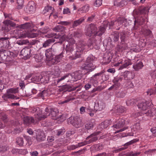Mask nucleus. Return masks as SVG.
Wrapping results in <instances>:
<instances>
[{
	"instance_id": "f257e3e1",
	"label": "nucleus",
	"mask_w": 156,
	"mask_h": 156,
	"mask_svg": "<svg viewBox=\"0 0 156 156\" xmlns=\"http://www.w3.org/2000/svg\"><path fill=\"white\" fill-rule=\"evenodd\" d=\"M31 112L35 113L34 116L36 121L44 119L48 115L51 116V118L53 120H57L61 117L62 115L58 116L59 111L55 108H52L50 107H46L44 114H42V110L39 108H33Z\"/></svg>"
},
{
	"instance_id": "f03ea898",
	"label": "nucleus",
	"mask_w": 156,
	"mask_h": 156,
	"mask_svg": "<svg viewBox=\"0 0 156 156\" xmlns=\"http://www.w3.org/2000/svg\"><path fill=\"white\" fill-rule=\"evenodd\" d=\"M105 30V27L100 26L99 30L97 27L94 24H91L88 27L85 34L86 36L90 37L96 36H101L103 34Z\"/></svg>"
},
{
	"instance_id": "7ed1b4c3",
	"label": "nucleus",
	"mask_w": 156,
	"mask_h": 156,
	"mask_svg": "<svg viewBox=\"0 0 156 156\" xmlns=\"http://www.w3.org/2000/svg\"><path fill=\"white\" fill-rule=\"evenodd\" d=\"M9 38L8 37H0V41L3 43L5 42V44H4L3 46V53L5 56V59L6 60L7 56H10L12 55L13 53L12 52L9 51L8 49H10L11 47L9 44V42L7 40Z\"/></svg>"
},
{
	"instance_id": "20e7f679",
	"label": "nucleus",
	"mask_w": 156,
	"mask_h": 156,
	"mask_svg": "<svg viewBox=\"0 0 156 156\" xmlns=\"http://www.w3.org/2000/svg\"><path fill=\"white\" fill-rule=\"evenodd\" d=\"M18 91L17 88H12L8 89L7 90L6 94H4L2 96V98L5 101H7L8 98L13 99H19V98H16V96L13 94L16 93L18 92Z\"/></svg>"
},
{
	"instance_id": "39448f33",
	"label": "nucleus",
	"mask_w": 156,
	"mask_h": 156,
	"mask_svg": "<svg viewBox=\"0 0 156 156\" xmlns=\"http://www.w3.org/2000/svg\"><path fill=\"white\" fill-rule=\"evenodd\" d=\"M68 121L69 123L77 128L82 127L83 125L82 119L78 116L73 118L70 117Z\"/></svg>"
},
{
	"instance_id": "423d86ee",
	"label": "nucleus",
	"mask_w": 156,
	"mask_h": 156,
	"mask_svg": "<svg viewBox=\"0 0 156 156\" xmlns=\"http://www.w3.org/2000/svg\"><path fill=\"white\" fill-rule=\"evenodd\" d=\"M75 43V41L72 38L70 39L69 41L68 44L66 45L65 48L66 53L69 55L72 53L74 50V44Z\"/></svg>"
},
{
	"instance_id": "0eeeda50",
	"label": "nucleus",
	"mask_w": 156,
	"mask_h": 156,
	"mask_svg": "<svg viewBox=\"0 0 156 156\" xmlns=\"http://www.w3.org/2000/svg\"><path fill=\"white\" fill-rule=\"evenodd\" d=\"M94 110L96 111H100L104 109L105 107V104L102 101L98 100L95 102Z\"/></svg>"
},
{
	"instance_id": "6e6552de",
	"label": "nucleus",
	"mask_w": 156,
	"mask_h": 156,
	"mask_svg": "<svg viewBox=\"0 0 156 156\" xmlns=\"http://www.w3.org/2000/svg\"><path fill=\"white\" fill-rule=\"evenodd\" d=\"M152 104V102L145 101L139 103L137 106L140 110L144 111L146 110L148 107L151 106Z\"/></svg>"
},
{
	"instance_id": "1a4fd4ad",
	"label": "nucleus",
	"mask_w": 156,
	"mask_h": 156,
	"mask_svg": "<svg viewBox=\"0 0 156 156\" xmlns=\"http://www.w3.org/2000/svg\"><path fill=\"white\" fill-rule=\"evenodd\" d=\"M121 76L125 80H131L134 78L135 75L133 73L127 71L122 73Z\"/></svg>"
},
{
	"instance_id": "9d476101",
	"label": "nucleus",
	"mask_w": 156,
	"mask_h": 156,
	"mask_svg": "<svg viewBox=\"0 0 156 156\" xmlns=\"http://www.w3.org/2000/svg\"><path fill=\"white\" fill-rule=\"evenodd\" d=\"M77 45L78 50L77 52H82L85 50H87L88 49L87 44L83 41H80Z\"/></svg>"
},
{
	"instance_id": "9b49d317",
	"label": "nucleus",
	"mask_w": 156,
	"mask_h": 156,
	"mask_svg": "<svg viewBox=\"0 0 156 156\" xmlns=\"http://www.w3.org/2000/svg\"><path fill=\"white\" fill-rule=\"evenodd\" d=\"M96 67V66L94 65L93 63L85 64V66H83L82 67V69L86 70L87 73L92 71L95 69Z\"/></svg>"
},
{
	"instance_id": "f8f14e48",
	"label": "nucleus",
	"mask_w": 156,
	"mask_h": 156,
	"mask_svg": "<svg viewBox=\"0 0 156 156\" xmlns=\"http://www.w3.org/2000/svg\"><path fill=\"white\" fill-rule=\"evenodd\" d=\"M31 49L30 48H23L20 52V54L23 55L24 57L27 58H30L31 55L30 53Z\"/></svg>"
},
{
	"instance_id": "ddd939ff",
	"label": "nucleus",
	"mask_w": 156,
	"mask_h": 156,
	"mask_svg": "<svg viewBox=\"0 0 156 156\" xmlns=\"http://www.w3.org/2000/svg\"><path fill=\"white\" fill-rule=\"evenodd\" d=\"M99 133L100 132H95L91 134L88 136L86 138V140H88L89 138H90V139L88 141H87L88 144L97 140L98 138V137H97V135H98Z\"/></svg>"
},
{
	"instance_id": "4468645a",
	"label": "nucleus",
	"mask_w": 156,
	"mask_h": 156,
	"mask_svg": "<svg viewBox=\"0 0 156 156\" xmlns=\"http://www.w3.org/2000/svg\"><path fill=\"white\" fill-rule=\"evenodd\" d=\"M35 4L34 2L33 1L29 2L26 8L27 12L30 13H32L35 11Z\"/></svg>"
},
{
	"instance_id": "2eb2a0df",
	"label": "nucleus",
	"mask_w": 156,
	"mask_h": 156,
	"mask_svg": "<svg viewBox=\"0 0 156 156\" xmlns=\"http://www.w3.org/2000/svg\"><path fill=\"white\" fill-rule=\"evenodd\" d=\"M37 35V34H36L31 33L29 35L26 34L25 31H20V34L18 35V38H24L27 37L32 38L36 37Z\"/></svg>"
},
{
	"instance_id": "dca6fc26",
	"label": "nucleus",
	"mask_w": 156,
	"mask_h": 156,
	"mask_svg": "<svg viewBox=\"0 0 156 156\" xmlns=\"http://www.w3.org/2000/svg\"><path fill=\"white\" fill-rule=\"evenodd\" d=\"M63 53L62 52L58 55L55 56L54 58H52L50 61L51 63L53 65H55L57 64L59 62L63 57Z\"/></svg>"
},
{
	"instance_id": "f3484780",
	"label": "nucleus",
	"mask_w": 156,
	"mask_h": 156,
	"mask_svg": "<svg viewBox=\"0 0 156 156\" xmlns=\"http://www.w3.org/2000/svg\"><path fill=\"white\" fill-rule=\"evenodd\" d=\"M143 114L150 117L156 116V108H153L143 112Z\"/></svg>"
},
{
	"instance_id": "a211bd4d",
	"label": "nucleus",
	"mask_w": 156,
	"mask_h": 156,
	"mask_svg": "<svg viewBox=\"0 0 156 156\" xmlns=\"http://www.w3.org/2000/svg\"><path fill=\"white\" fill-rule=\"evenodd\" d=\"M55 50L52 46L51 48L46 50L45 55L47 58H50L53 57Z\"/></svg>"
},
{
	"instance_id": "6ab92c4d",
	"label": "nucleus",
	"mask_w": 156,
	"mask_h": 156,
	"mask_svg": "<svg viewBox=\"0 0 156 156\" xmlns=\"http://www.w3.org/2000/svg\"><path fill=\"white\" fill-rule=\"evenodd\" d=\"M112 58V56L111 53L105 54L103 57L104 63L106 64L109 63L111 61Z\"/></svg>"
},
{
	"instance_id": "aec40b11",
	"label": "nucleus",
	"mask_w": 156,
	"mask_h": 156,
	"mask_svg": "<svg viewBox=\"0 0 156 156\" xmlns=\"http://www.w3.org/2000/svg\"><path fill=\"white\" fill-rule=\"evenodd\" d=\"M33 25L31 23H26L23 24L18 26V28L23 29H27L32 27Z\"/></svg>"
},
{
	"instance_id": "412c9836",
	"label": "nucleus",
	"mask_w": 156,
	"mask_h": 156,
	"mask_svg": "<svg viewBox=\"0 0 156 156\" xmlns=\"http://www.w3.org/2000/svg\"><path fill=\"white\" fill-rule=\"evenodd\" d=\"M119 33L115 32L112 33L110 36V38H111L112 41L116 42L119 40Z\"/></svg>"
},
{
	"instance_id": "4be33fe9",
	"label": "nucleus",
	"mask_w": 156,
	"mask_h": 156,
	"mask_svg": "<svg viewBox=\"0 0 156 156\" xmlns=\"http://www.w3.org/2000/svg\"><path fill=\"white\" fill-rule=\"evenodd\" d=\"M55 32H64L66 30V28L62 25H58L52 29Z\"/></svg>"
},
{
	"instance_id": "5701e85b",
	"label": "nucleus",
	"mask_w": 156,
	"mask_h": 156,
	"mask_svg": "<svg viewBox=\"0 0 156 156\" xmlns=\"http://www.w3.org/2000/svg\"><path fill=\"white\" fill-rule=\"evenodd\" d=\"M55 41V40L54 38H52L49 39L44 42L43 44V47L46 48L48 46H49Z\"/></svg>"
},
{
	"instance_id": "b1692460",
	"label": "nucleus",
	"mask_w": 156,
	"mask_h": 156,
	"mask_svg": "<svg viewBox=\"0 0 156 156\" xmlns=\"http://www.w3.org/2000/svg\"><path fill=\"white\" fill-rule=\"evenodd\" d=\"M125 124V120L124 119H120L119 122L113 125V126L116 129H119L123 126Z\"/></svg>"
},
{
	"instance_id": "393cba45",
	"label": "nucleus",
	"mask_w": 156,
	"mask_h": 156,
	"mask_svg": "<svg viewBox=\"0 0 156 156\" xmlns=\"http://www.w3.org/2000/svg\"><path fill=\"white\" fill-rule=\"evenodd\" d=\"M23 120L24 123L26 124L34 123V120L33 117L29 116L24 117Z\"/></svg>"
},
{
	"instance_id": "a878e982",
	"label": "nucleus",
	"mask_w": 156,
	"mask_h": 156,
	"mask_svg": "<svg viewBox=\"0 0 156 156\" xmlns=\"http://www.w3.org/2000/svg\"><path fill=\"white\" fill-rule=\"evenodd\" d=\"M126 4V2L125 0L121 1L120 0H116L114 2V5L117 6L122 7Z\"/></svg>"
},
{
	"instance_id": "bb28decb",
	"label": "nucleus",
	"mask_w": 156,
	"mask_h": 156,
	"mask_svg": "<svg viewBox=\"0 0 156 156\" xmlns=\"http://www.w3.org/2000/svg\"><path fill=\"white\" fill-rule=\"evenodd\" d=\"M46 136L44 133L43 132L39 133L38 134L36 135V139L38 141H41L44 140Z\"/></svg>"
},
{
	"instance_id": "cd10ccee",
	"label": "nucleus",
	"mask_w": 156,
	"mask_h": 156,
	"mask_svg": "<svg viewBox=\"0 0 156 156\" xmlns=\"http://www.w3.org/2000/svg\"><path fill=\"white\" fill-rule=\"evenodd\" d=\"M126 94V93L125 91L120 90L117 91L115 94L116 97L119 98H123L125 96Z\"/></svg>"
},
{
	"instance_id": "c85d7f7f",
	"label": "nucleus",
	"mask_w": 156,
	"mask_h": 156,
	"mask_svg": "<svg viewBox=\"0 0 156 156\" xmlns=\"http://www.w3.org/2000/svg\"><path fill=\"white\" fill-rule=\"evenodd\" d=\"M85 19L83 17L81 18L78 20L74 21L73 24V27L74 28L80 24L84 22Z\"/></svg>"
},
{
	"instance_id": "c756f323",
	"label": "nucleus",
	"mask_w": 156,
	"mask_h": 156,
	"mask_svg": "<svg viewBox=\"0 0 156 156\" xmlns=\"http://www.w3.org/2000/svg\"><path fill=\"white\" fill-rule=\"evenodd\" d=\"M112 121L110 120H106L104 122H102L101 125V128L102 129L105 128L111 124Z\"/></svg>"
},
{
	"instance_id": "7c9ffc66",
	"label": "nucleus",
	"mask_w": 156,
	"mask_h": 156,
	"mask_svg": "<svg viewBox=\"0 0 156 156\" xmlns=\"http://www.w3.org/2000/svg\"><path fill=\"white\" fill-rule=\"evenodd\" d=\"M132 64V62L130 60H125L123 65L121 66L119 68V70L126 68L128 66Z\"/></svg>"
},
{
	"instance_id": "2f4dec72",
	"label": "nucleus",
	"mask_w": 156,
	"mask_h": 156,
	"mask_svg": "<svg viewBox=\"0 0 156 156\" xmlns=\"http://www.w3.org/2000/svg\"><path fill=\"white\" fill-rule=\"evenodd\" d=\"M89 10V6L88 5H86L80 8L78 10V12L79 14L87 12Z\"/></svg>"
},
{
	"instance_id": "473e14b6",
	"label": "nucleus",
	"mask_w": 156,
	"mask_h": 156,
	"mask_svg": "<svg viewBox=\"0 0 156 156\" xmlns=\"http://www.w3.org/2000/svg\"><path fill=\"white\" fill-rule=\"evenodd\" d=\"M143 66V63L140 61L134 65L133 66V69L136 71H138L141 69Z\"/></svg>"
},
{
	"instance_id": "72a5a7b5",
	"label": "nucleus",
	"mask_w": 156,
	"mask_h": 156,
	"mask_svg": "<svg viewBox=\"0 0 156 156\" xmlns=\"http://www.w3.org/2000/svg\"><path fill=\"white\" fill-rule=\"evenodd\" d=\"M142 129L140 122H138L134 125L132 127V129L134 131H137Z\"/></svg>"
},
{
	"instance_id": "f704fd0d",
	"label": "nucleus",
	"mask_w": 156,
	"mask_h": 156,
	"mask_svg": "<svg viewBox=\"0 0 156 156\" xmlns=\"http://www.w3.org/2000/svg\"><path fill=\"white\" fill-rule=\"evenodd\" d=\"M5 20L3 22L4 25L2 26V29L5 32H8L11 29V28L8 24L5 23Z\"/></svg>"
},
{
	"instance_id": "c9c22d12",
	"label": "nucleus",
	"mask_w": 156,
	"mask_h": 156,
	"mask_svg": "<svg viewBox=\"0 0 156 156\" xmlns=\"http://www.w3.org/2000/svg\"><path fill=\"white\" fill-rule=\"evenodd\" d=\"M61 89L65 91H68L70 92L73 90L72 88L70 86L67 85L62 86H61Z\"/></svg>"
},
{
	"instance_id": "e433bc0d",
	"label": "nucleus",
	"mask_w": 156,
	"mask_h": 156,
	"mask_svg": "<svg viewBox=\"0 0 156 156\" xmlns=\"http://www.w3.org/2000/svg\"><path fill=\"white\" fill-rule=\"evenodd\" d=\"M82 76V74L81 73V72L80 70L75 72L74 73V78L76 80L80 79Z\"/></svg>"
},
{
	"instance_id": "4c0bfd02",
	"label": "nucleus",
	"mask_w": 156,
	"mask_h": 156,
	"mask_svg": "<svg viewBox=\"0 0 156 156\" xmlns=\"http://www.w3.org/2000/svg\"><path fill=\"white\" fill-rule=\"evenodd\" d=\"M125 21V19L123 17H120L117 20L115 21V23L116 25L117 26H120Z\"/></svg>"
},
{
	"instance_id": "58836bf2",
	"label": "nucleus",
	"mask_w": 156,
	"mask_h": 156,
	"mask_svg": "<svg viewBox=\"0 0 156 156\" xmlns=\"http://www.w3.org/2000/svg\"><path fill=\"white\" fill-rule=\"evenodd\" d=\"M40 78H41V75L38 74L34 75L32 78L31 80L32 82H39L40 81Z\"/></svg>"
},
{
	"instance_id": "ea45409f",
	"label": "nucleus",
	"mask_w": 156,
	"mask_h": 156,
	"mask_svg": "<svg viewBox=\"0 0 156 156\" xmlns=\"http://www.w3.org/2000/svg\"><path fill=\"white\" fill-rule=\"evenodd\" d=\"M24 0H17V3L18 5L16 8L17 9H21L22 8L23 6Z\"/></svg>"
},
{
	"instance_id": "a19ab883",
	"label": "nucleus",
	"mask_w": 156,
	"mask_h": 156,
	"mask_svg": "<svg viewBox=\"0 0 156 156\" xmlns=\"http://www.w3.org/2000/svg\"><path fill=\"white\" fill-rule=\"evenodd\" d=\"M47 94V91L44 90L42 91L37 94V96L39 97H41L43 99H44L45 96H46Z\"/></svg>"
},
{
	"instance_id": "79ce46f5",
	"label": "nucleus",
	"mask_w": 156,
	"mask_h": 156,
	"mask_svg": "<svg viewBox=\"0 0 156 156\" xmlns=\"http://www.w3.org/2000/svg\"><path fill=\"white\" fill-rule=\"evenodd\" d=\"M5 23L6 24H8L9 25L12 27H18V26H16V24L14 22L10 21L9 20H5Z\"/></svg>"
},
{
	"instance_id": "37998d69",
	"label": "nucleus",
	"mask_w": 156,
	"mask_h": 156,
	"mask_svg": "<svg viewBox=\"0 0 156 156\" xmlns=\"http://www.w3.org/2000/svg\"><path fill=\"white\" fill-rule=\"evenodd\" d=\"M94 124V122L90 121L85 125V127L87 129H90L93 128Z\"/></svg>"
},
{
	"instance_id": "c03bdc74",
	"label": "nucleus",
	"mask_w": 156,
	"mask_h": 156,
	"mask_svg": "<svg viewBox=\"0 0 156 156\" xmlns=\"http://www.w3.org/2000/svg\"><path fill=\"white\" fill-rule=\"evenodd\" d=\"M93 44V42L91 39H89L87 41V49H92L94 47Z\"/></svg>"
},
{
	"instance_id": "a18cd8bd",
	"label": "nucleus",
	"mask_w": 156,
	"mask_h": 156,
	"mask_svg": "<svg viewBox=\"0 0 156 156\" xmlns=\"http://www.w3.org/2000/svg\"><path fill=\"white\" fill-rule=\"evenodd\" d=\"M144 34L146 36H149L150 37H151L152 36V32L151 31L147 29L143 30H142Z\"/></svg>"
},
{
	"instance_id": "49530a36",
	"label": "nucleus",
	"mask_w": 156,
	"mask_h": 156,
	"mask_svg": "<svg viewBox=\"0 0 156 156\" xmlns=\"http://www.w3.org/2000/svg\"><path fill=\"white\" fill-rule=\"evenodd\" d=\"M123 77L121 76H116L115 77L113 80V82L114 83H120L122 81Z\"/></svg>"
},
{
	"instance_id": "de8ad7c7",
	"label": "nucleus",
	"mask_w": 156,
	"mask_h": 156,
	"mask_svg": "<svg viewBox=\"0 0 156 156\" xmlns=\"http://www.w3.org/2000/svg\"><path fill=\"white\" fill-rule=\"evenodd\" d=\"M125 86L128 88H133L134 87V86L133 84L131 81H128L126 82Z\"/></svg>"
},
{
	"instance_id": "09e8293b",
	"label": "nucleus",
	"mask_w": 156,
	"mask_h": 156,
	"mask_svg": "<svg viewBox=\"0 0 156 156\" xmlns=\"http://www.w3.org/2000/svg\"><path fill=\"white\" fill-rule=\"evenodd\" d=\"M126 105L127 106H131L133 105L134 104L136 103L135 101L133 99H131L128 100L126 102Z\"/></svg>"
},
{
	"instance_id": "8fccbe9b",
	"label": "nucleus",
	"mask_w": 156,
	"mask_h": 156,
	"mask_svg": "<svg viewBox=\"0 0 156 156\" xmlns=\"http://www.w3.org/2000/svg\"><path fill=\"white\" fill-rule=\"evenodd\" d=\"M16 142L18 145L22 146L23 143V139L22 137H18L16 138Z\"/></svg>"
},
{
	"instance_id": "3c124183",
	"label": "nucleus",
	"mask_w": 156,
	"mask_h": 156,
	"mask_svg": "<svg viewBox=\"0 0 156 156\" xmlns=\"http://www.w3.org/2000/svg\"><path fill=\"white\" fill-rule=\"evenodd\" d=\"M139 141V139H133L127 143H126L124 144L125 146H127L128 145L132 144H133Z\"/></svg>"
},
{
	"instance_id": "603ef678",
	"label": "nucleus",
	"mask_w": 156,
	"mask_h": 156,
	"mask_svg": "<svg viewBox=\"0 0 156 156\" xmlns=\"http://www.w3.org/2000/svg\"><path fill=\"white\" fill-rule=\"evenodd\" d=\"M43 58L42 56L41 55H36L35 58V60L37 62H40V64H41V62L43 60Z\"/></svg>"
},
{
	"instance_id": "864d4df0",
	"label": "nucleus",
	"mask_w": 156,
	"mask_h": 156,
	"mask_svg": "<svg viewBox=\"0 0 156 156\" xmlns=\"http://www.w3.org/2000/svg\"><path fill=\"white\" fill-rule=\"evenodd\" d=\"M41 78H40V81L41 82L47 83V81L48 80V77L47 76H43L42 75H41Z\"/></svg>"
},
{
	"instance_id": "5fc2aeb1",
	"label": "nucleus",
	"mask_w": 156,
	"mask_h": 156,
	"mask_svg": "<svg viewBox=\"0 0 156 156\" xmlns=\"http://www.w3.org/2000/svg\"><path fill=\"white\" fill-rule=\"evenodd\" d=\"M60 71L58 67H56L53 74L55 76H58L60 75Z\"/></svg>"
},
{
	"instance_id": "6e6d98bb",
	"label": "nucleus",
	"mask_w": 156,
	"mask_h": 156,
	"mask_svg": "<svg viewBox=\"0 0 156 156\" xmlns=\"http://www.w3.org/2000/svg\"><path fill=\"white\" fill-rule=\"evenodd\" d=\"M146 93L147 95L151 96L152 94H155L156 93V90L155 89H150L148 90Z\"/></svg>"
},
{
	"instance_id": "4d7b16f0",
	"label": "nucleus",
	"mask_w": 156,
	"mask_h": 156,
	"mask_svg": "<svg viewBox=\"0 0 156 156\" xmlns=\"http://www.w3.org/2000/svg\"><path fill=\"white\" fill-rule=\"evenodd\" d=\"M54 9L51 6H47L45 7L44 9V12H50V11H53Z\"/></svg>"
},
{
	"instance_id": "13d9d810",
	"label": "nucleus",
	"mask_w": 156,
	"mask_h": 156,
	"mask_svg": "<svg viewBox=\"0 0 156 156\" xmlns=\"http://www.w3.org/2000/svg\"><path fill=\"white\" fill-rule=\"evenodd\" d=\"M69 74H66L62 76L61 78L58 79L56 80L58 83H59L60 81L64 80L66 78L68 77L69 76Z\"/></svg>"
},
{
	"instance_id": "bf43d9fd",
	"label": "nucleus",
	"mask_w": 156,
	"mask_h": 156,
	"mask_svg": "<svg viewBox=\"0 0 156 156\" xmlns=\"http://www.w3.org/2000/svg\"><path fill=\"white\" fill-rule=\"evenodd\" d=\"M3 51V48L0 49V57L1 59L4 61L5 60V56L4 55Z\"/></svg>"
},
{
	"instance_id": "052dcab7",
	"label": "nucleus",
	"mask_w": 156,
	"mask_h": 156,
	"mask_svg": "<svg viewBox=\"0 0 156 156\" xmlns=\"http://www.w3.org/2000/svg\"><path fill=\"white\" fill-rule=\"evenodd\" d=\"M120 39L122 42H124L126 38V35L125 33L123 32H121L120 33Z\"/></svg>"
},
{
	"instance_id": "680f3d73",
	"label": "nucleus",
	"mask_w": 156,
	"mask_h": 156,
	"mask_svg": "<svg viewBox=\"0 0 156 156\" xmlns=\"http://www.w3.org/2000/svg\"><path fill=\"white\" fill-rule=\"evenodd\" d=\"M50 30L49 28L48 27H45L41 29V32L42 34L47 33Z\"/></svg>"
},
{
	"instance_id": "e2e57ef3",
	"label": "nucleus",
	"mask_w": 156,
	"mask_h": 156,
	"mask_svg": "<svg viewBox=\"0 0 156 156\" xmlns=\"http://www.w3.org/2000/svg\"><path fill=\"white\" fill-rule=\"evenodd\" d=\"M103 148V144H98L96 145L95 149L97 151L101 150Z\"/></svg>"
},
{
	"instance_id": "0e129e2a",
	"label": "nucleus",
	"mask_w": 156,
	"mask_h": 156,
	"mask_svg": "<svg viewBox=\"0 0 156 156\" xmlns=\"http://www.w3.org/2000/svg\"><path fill=\"white\" fill-rule=\"evenodd\" d=\"M87 144H88V142L87 141H84L83 142L78 143L77 145V147H78L86 145Z\"/></svg>"
},
{
	"instance_id": "69168bd1",
	"label": "nucleus",
	"mask_w": 156,
	"mask_h": 156,
	"mask_svg": "<svg viewBox=\"0 0 156 156\" xmlns=\"http://www.w3.org/2000/svg\"><path fill=\"white\" fill-rule=\"evenodd\" d=\"M102 4V0H95L94 5L96 7L100 6Z\"/></svg>"
},
{
	"instance_id": "338daca9",
	"label": "nucleus",
	"mask_w": 156,
	"mask_h": 156,
	"mask_svg": "<svg viewBox=\"0 0 156 156\" xmlns=\"http://www.w3.org/2000/svg\"><path fill=\"white\" fill-rule=\"evenodd\" d=\"M28 41L25 40H22L18 41L17 43L19 45H23L27 44L28 43Z\"/></svg>"
},
{
	"instance_id": "774afa93",
	"label": "nucleus",
	"mask_w": 156,
	"mask_h": 156,
	"mask_svg": "<svg viewBox=\"0 0 156 156\" xmlns=\"http://www.w3.org/2000/svg\"><path fill=\"white\" fill-rule=\"evenodd\" d=\"M125 111V108L122 107H119L117 109V112L119 113H122Z\"/></svg>"
}]
</instances>
